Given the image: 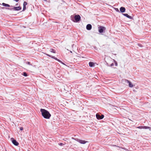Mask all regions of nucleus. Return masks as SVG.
Listing matches in <instances>:
<instances>
[{"label":"nucleus","mask_w":151,"mask_h":151,"mask_svg":"<svg viewBox=\"0 0 151 151\" xmlns=\"http://www.w3.org/2000/svg\"><path fill=\"white\" fill-rule=\"evenodd\" d=\"M40 111L41 112L42 116L44 118L46 119H49L50 118L51 116V114L48 111L44 109H41Z\"/></svg>","instance_id":"f257e3e1"},{"label":"nucleus","mask_w":151,"mask_h":151,"mask_svg":"<svg viewBox=\"0 0 151 151\" xmlns=\"http://www.w3.org/2000/svg\"><path fill=\"white\" fill-rule=\"evenodd\" d=\"M6 9L10 10H13L14 11H17L21 10V7L20 6H19L17 7H14L12 8H6Z\"/></svg>","instance_id":"f03ea898"},{"label":"nucleus","mask_w":151,"mask_h":151,"mask_svg":"<svg viewBox=\"0 0 151 151\" xmlns=\"http://www.w3.org/2000/svg\"><path fill=\"white\" fill-rule=\"evenodd\" d=\"M106 28L102 26H100L98 27L99 32L100 33H102L106 30Z\"/></svg>","instance_id":"7ed1b4c3"},{"label":"nucleus","mask_w":151,"mask_h":151,"mask_svg":"<svg viewBox=\"0 0 151 151\" xmlns=\"http://www.w3.org/2000/svg\"><path fill=\"white\" fill-rule=\"evenodd\" d=\"M74 19L76 22H78L81 19V17L79 15H77L75 16Z\"/></svg>","instance_id":"20e7f679"},{"label":"nucleus","mask_w":151,"mask_h":151,"mask_svg":"<svg viewBox=\"0 0 151 151\" xmlns=\"http://www.w3.org/2000/svg\"><path fill=\"white\" fill-rule=\"evenodd\" d=\"M124 81L126 83H127L129 84V87L132 88L133 87V85L132 84L130 81L129 80L127 79H125Z\"/></svg>","instance_id":"39448f33"},{"label":"nucleus","mask_w":151,"mask_h":151,"mask_svg":"<svg viewBox=\"0 0 151 151\" xmlns=\"http://www.w3.org/2000/svg\"><path fill=\"white\" fill-rule=\"evenodd\" d=\"M11 139L12 140V143L14 144V145L16 146H18L19 145V143L17 141L14 139L13 138H11Z\"/></svg>","instance_id":"423d86ee"},{"label":"nucleus","mask_w":151,"mask_h":151,"mask_svg":"<svg viewBox=\"0 0 151 151\" xmlns=\"http://www.w3.org/2000/svg\"><path fill=\"white\" fill-rule=\"evenodd\" d=\"M86 28L87 30H90L92 29V26L91 24H88L86 26Z\"/></svg>","instance_id":"0eeeda50"},{"label":"nucleus","mask_w":151,"mask_h":151,"mask_svg":"<svg viewBox=\"0 0 151 151\" xmlns=\"http://www.w3.org/2000/svg\"><path fill=\"white\" fill-rule=\"evenodd\" d=\"M77 141L79 142L81 144H85L87 142L85 141V140H80L79 139H77Z\"/></svg>","instance_id":"6e6552de"},{"label":"nucleus","mask_w":151,"mask_h":151,"mask_svg":"<svg viewBox=\"0 0 151 151\" xmlns=\"http://www.w3.org/2000/svg\"><path fill=\"white\" fill-rule=\"evenodd\" d=\"M123 15H124V16L127 17L128 18L131 19H132L133 17L128 15L127 14H122Z\"/></svg>","instance_id":"1a4fd4ad"},{"label":"nucleus","mask_w":151,"mask_h":151,"mask_svg":"<svg viewBox=\"0 0 151 151\" xmlns=\"http://www.w3.org/2000/svg\"><path fill=\"white\" fill-rule=\"evenodd\" d=\"M27 4V3L24 1V2L23 4V11H24L26 9V5Z\"/></svg>","instance_id":"9d476101"},{"label":"nucleus","mask_w":151,"mask_h":151,"mask_svg":"<svg viewBox=\"0 0 151 151\" xmlns=\"http://www.w3.org/2000/svg\"><path fill=\"white\" fill-rule=\"evenodd\" d=\"M120 11L122 12H124L125 11V9L124 7H121L120 8Z\"/></svg>","instance_id":"9b49d317"},{"label":"nucleus","mask_w":151,"mask_h":151,"mask_svg":"<svg viewBox=\"0 0 151 151\" xmlns=\"http://www.w3.org/2000/svg\"><path fill=\"white\" fill-rule=\"evenodd\" d=\"M2 5H3V6H6V7H10V6L13 7V6H10L9 4H5V3H2Z\"/></svg>","instance_id":"f8f14e48"},{"label":"nucleus","mask_w":151,"mask_h":151,"mask_svg":"<svg viewBox=\"0 0 151 151\" xmlns=\"http://www.w3.org/2000/svg\"><path fill=\"white\" fill-rule=\"evenodd\" d=\"M89 65L90 67H93L94 65V64L93 62H90L89 63Z\"/></svg>","instance_id":"ddd939ff"},{"label":"nucleus","mask_w":151,"mask_h":151,"mask_svg":"<svg viewBox=\"0 0 151 151\" xmlns=\"http://www.w3.org/2000/svg\"><path fill=\"white\" fill-rule=\"evenodd\" d=\"M50 52H53V53H56L54 49H52V48H50Z\"/></svg>","instance_id":"4468645a"},{"label":"nucleus","mask_w":151,"mask_h":151,"mask_svg":"<svg viewBox=\"0 0 151 151\" xmlns=\"http://www.w3.org/2000/svg\"><path fill=\"white\" fill-rule=\"evenodd\" d=\"M96 116L97 119H100V115L99 114H97L96 115Z\"/></svg>","instance_id":"2eb2a0df"},{"label":"nucleus","mask_w":151,"mask_h":151,"mask_svg":"<svg viewBox=\"0 0 151 151\" xmlns=\"http://www.w3.org/2000/svg\"><path fill=\"white\" fill-rule=\"evenodd\" d=\"M46 55L49 57H51V58H53V59H55V57L54 56H52V55H50L49 54H46Z\"/></svg>","instance_id":"dca6fc26"},{"label":"nucleus","mask_w":151,"mask_h":151,"mask_svg":"<svg viewBox=\"0 0 151 151\" xmlns=\"http://www.w3.org/2000/svg\"><path fill=\"white\" fill-rule=\"evenodd\" d=\"M22 75L25 77H27V74L25 72H23L22 73Z\"/></svg>","instance_id":"f3484780"},{"label":"nucleus","mask_w":151,"mask_h":151,"mask_svg":"<svg viewBox=\"0 0 151 151\" xmlns=\"http://www.w3.org/2000/svg\"><path fill=\"white\" fill-rule=\"evenodd\" d=\"M150 127H149L144 126H143V129H148L150 128Z\"/></svg>","instance_id":"a211bd4d"},{"label":"nucleus","mask_w":151,"mask_h":151,"mask_svg":"<svg viewBox=\"0 0 151 151\" xmlns=\"http://www.w3.org/2000/svg\"><path fill=\"white\" fill-rule=\"evenodd\" d=\"M57 61H58L59 62H60V63H62L63 65H65V64L63 63L59 59H58Z\"/></svg>","instance_id":"6ab92c4d"},{"label":"nucleus","mask_w":151,"mask_h":151,"mask_svg":"<svg viewBox=\"0 0 151 151\" xmlns=\"http://www.w3.org/2000/svg\"><path fill=\"white\" fill-rule=\"evenodd\" d=\"M104 115H101V116H100V119H103L104 118Z\"/></svg>","instance_id":"aec40b11"},{"label":"nucleus","mask_w":151,"mask_h":151,"mask_svg":"<svg viewBox=\"0 0 151 151\" xmlns=\"http://www.w3.org/2000/svg\"><path fill=\"white\" fill-rule=\"evenodd\" d=\"M137 128L140 129H143V126H139L137 127Z\"/></svg>","instance_id":"412c9836"},{"label":"nucleus","mask_w":151,"mask_h":151,"mask_svg":"<svg viewBox=\"0 0 151 151\" xmlns=\"http://www.w3.org/2000/svg\"><path fill=\"white\" fill-rule=\"evenodd\" d=\"M115 11H116V12H119V9H118V8H115Z\"/></svg>","instance_id":"4be33fe9"},{"label":"nucleus","mask_w":151,"mask_h":151,"mask_svg":"<svg viewBox=\"0 0 151 151\" xmlns=\"http://www.w3.org/2000/svg\"><path fill=\"white\" fill-rule=\"evenodd\" d=\"M26 64L29 65H32L31 64H30V63L29 62H26Z\"/></svg>","instance_id":"5701e85b"},{"label":"nucleus","mask_w":151,"mask_h":151,"mask_svg":"<svg viewBox=\"0 0 151 151\" xmlns=\"http://www.w3.org/2000/svg\"><path fill=\"white\" fill-rule=\"evenodd\" d=\"M59 145L61 146H63V145H64V144L62 143H59Z\"/></svg>","instance_id":"b1692460"},{"label":"nucleus","mask_w":151,"mask_h":151,"mask_svg":"<svg viewBox=\"0 0 151 151\" xmlns=\"http://www.w3.org/2000/svg\"><path fill=\"white\" fill-rule=\"evenodd\" d=\"M138 45L139 46H140V47H142V45L140 44H138Z\"/></svg>","instance_id":"393cba45"},{"label":"nucleus","mask_w":151,"mask_h":151,"mask_svg":"<svg viewBox=\"0 0 151 151\" xmlns=\"http://www.w3.org/2000/svg\"><path fill=\"white\" fill-rule=\"evenodd\" d=\"M20 129L21 130H22L23 129V127H20Z\"/></svg>","instance_id":"a878e982"},{"label":"nucleus","mask_w":151,"mask_h":151,"mask_svg":"<svg viewBox=\"0 0 151 151\" xmlns=\"http://www.w3.org/2000/svg\"><path fill=\"white\" fill-rule=\"evenodd\" d=\"M114 64L113 63H112V64H111V65H110V66H111V67H112V66H114Z\"/></svg>","instance_id":"bb28decb"},{"label":"nucleus","mask_w":151,"mask_h":151,"mask_svg":"<svg viewBox=\"0 0 151 151\" xmlns=\"http://www.w3.org/2000/svg\"><path fill=\"white\" fill-rule=\"evenodd\" d=\"M115 64L116 66H117V63L116 62L115 63Z\"/></svg>","instance_id":"cd10ccee"},{"label":"nucleus","mask_w":151,"mask_h":151,"mask_svg":"<svg viewBox=\"0 0 151 151\" xmlns=\"http://www.w3.org/2000/svg\"><path fill=\"white\" fill-rule=\"evenodd\" d=\"M55 60H56L58 61V58H56V57H55Z\"/></svg>","instance_id":"c85d7f7f"},{"label":"nucleus","mask_w":151,"mask_h":151,"mask_svg":"<svg viewBox=\"0 0 151 151\" xmlns=\"http://www.w3.org/2000/svg\"><path fill=\"white\" fill-rule=\"evenodd\" d=\"M14 1H15L17 2H18L19 0H13Z\"/></svg>","instance_id":"c756f323"},{"label":"nucleus","mask_w":151,"mask_h":151,"mask_svg":"<svg viewBox=\"0 0 151 151\" xmlns=\"http://www.w3.org/2000/svg\"><path fill=\"white\" fill-rule=\"evenodd\" d=\"M123 149H124V150H127V149H126V148H123Z\"/></svg>","instance_id":"7c9ffc66"},{"label":"nucleus","mask_w":151,"mask_h":151,"mask_svg":"<svg viewBox=\"0 0 151 151\" xmlns=\"http://www.w3.org/2000/svg\"><path fill=\"white\" fill-rule=\"evenodd\" d=\"M74 44H73V45H72V48H73V46H74Z\"/></svg>","instance_id":"2f4dec72"},{"label":"nucleus","mask_w":151,"mask_h":151,"mask_svg":"<svg viewBox=\"0 0 151 151\" xmlns=\"http://www.w3.org/2000/svg\"><path fill=\"white\" fill-rule=\"evenodd\" d=\"M70 53H72V51H70Z\"/></svg>","instance_id":"473e14b6"}]
</instances>
